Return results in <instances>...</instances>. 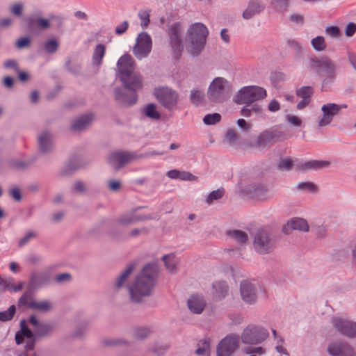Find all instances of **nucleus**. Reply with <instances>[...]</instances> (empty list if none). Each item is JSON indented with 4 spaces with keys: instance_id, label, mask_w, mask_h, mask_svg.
I'll list each match as a JSON object with an SVG mask.
<instances>
[{
    "instance_id": "obj_1",
    "label": "nucleus",
    "mask_w": 356,
    "mask_h": 356,
    "mask_svg": "<svg viewBox=\"0 0 356 356\" xmlns=\"http://www.w3.org/2000/svg\"><path fill=\"white\" fill-rule=\"evenodd\" d=\"M157 275V266L149 264L145 266L141 274L130 286L131 298L135 302L140 301L142 298L150 294Z\"/></svg>"
},
{
    "instance_id": "obj_2",
    "label": "nucleus",
    "mask_w": 356,
    "mask_h": 356,
    "mask_svg": "<svg viewBox=\"0 0 356 356\" xmlns=\"http://www.w3.org/2000/svg\"><path fill=\"white\" fill-rule=\"evenodd\" d=\"M134 64L133 58L128 54L120 57L118 62L121 80L127 88L132 90H136L142 87L140 77L134 73Z\"/></svg>"
},
{
    "instance_id": "obj_3",
    "label": "nucleus",
    "mask_w": 356,
    "mask_h": 356,
    "mask_svg": "<svg viewBox=\"0 0 356 356\" xmlns=\"http://www.w3.org/2000/svg\"><path fill=\"white\" fill-rule=\"evenodd\" d=\"M209 31L201 23L193 24L188 31L186 48L193 55L200 54L203 49Z\"/></svg>"
},
{
    "instance_id": "obj_4",
    "label": "nucleus",
    "mask_w": 356,
    "mask_h": 356,
    "mask_svg": "<svg viewBox=\"0 0 356 356\" xmlns=\"http://www.w3.org/2000/svg\"><path fill=\"white\" fill-rule=\"evenodd\" d=\"M267 96L266 90L257 86L243 87L236 94L234 101L238 104H250L261 100Z\"/></svg>"
},
{
    "instance_id": "obj_5",
    "label": "nucleus",
    "mask_w": 356,
    "mask_h": 356,
    "mask_svg": "<svg viewBox=\"0 0 356 356\" xmlns=\"http://www.w3.org/2000/svg\"><path fill=\"white\" fill-rule=\"evenodd\" d=\"M154 96L156 100L165 108L172 111L175 110L178 104V93L169 87L159 86L154 90Z\"/></svg>"
},
{
    "instance_id": "obj_6",
    "label": "nucleus",
    "mask_w": 356,
    "mask_h": 356,
    "mask_svg": "<svg viewBox=\"0 0 356 356\" xmlns=\"http://www.w3.org/2000/svg\"><path fill=\"white\" fill-rule=\"evenodd\" d=\"M230 90V84L229 82L222 78H216L211 83L208 95L209 99L213 102H222L226 97V93Z\"/></svg>"
},
{
    "instance_id": "obj_7",
    "label": "nucleus",
    "mask_w": 356,
    "mask_h": 356,
    "mask_svg": "<svg viewBox=\"0 0 356 356\" xmlns=\"http://www.w3.org/2000/svg\"><path fill=\"white\" fill-rule=\"evenodd\" d=\"M311 66L323 76L332 79L335 76L336 67L333 62L327 57L312 60Z\"/></svg>"
},
{
    "instance_id": "obj_8",
    "label": "nucleus",
    "mask_w": 356,
    "mask_h": 356,
    "mask_svg": "<svg viewBox=\"0 0 356 356\" xmlns=\"http://www.w3.org/2000/svg\"><path fill=\"white\" fill-rule=\"evenodd\" d=\"M347 108L346 104L339 105L334 103L324 104L321 108L323 116L318 120V127H323L330 124L333 120V118L339 114L342 108Z\"/></svg>"
},
{
    "instance_id": "obj_9",
    "label": "nucleus",
    "mask_w": 356,
    "mask_h": 356,
    "mask_svg": "<svg viewBox=\"0 0 356 356\" xmlns=\"http://www.w3.org/2000/svg\"><path fill=\"white\" fill-rule=\"evenodd\" d=\"M152 40L146 33H141L138 35L136 44L134 47V54L138 58L145 57L151 51Z\"/></svg>"
},
{
    "instance_id": "obj_10",
    "label": "nucleus",
    "mask_w": 356,
    "mask_h": 356,
    "mask_svg": "<svg viewBox=\"0 0 356 356\" xmlns=\"http://www.w3.org/2000/svg\"><path fill=\"white\" fill-rule=\"evenodd\" d=\"M268 337V332L264 329L255 326H249L242 334V341L246 343H257Z\"/></svg>"
},
{
    "instance_id": "obj_11",
    "label": "nucleus",
    "mask_w": 356,
    "mask_h": 356,
    "mask_svg": "<svg viewBox=\"0 0 356 356\" xmlns=\"http://www.w3.org/2000/svg\"><path fill=\"white\" fill-rule=\"evenodd\" d=\"M238 340L234 336H227L219 343L217 348L218 356H230L238 348Z\"/></svg>"
},
{
    "instance_id": "obj_12",
    "label": "nucleus",
    "mask_w": 356,
    "mask_h": 356,
    "mask_svg": "<svg viewBox=\"0 0 356 356\" xmlns=\"http://www.w3.org/2000/svg\"><path fill=\"white\" fill-rule=\"evenodd\" d=\"M26 339V348L27 350H33L34 346L33 335L31 331L27 328L26 323L22 321L21 323V331L17 332L15 337V340L17 344H20L23 342L24 339Z\"/></svg>"
},
{
    "instance_id": "obj_13",
    "label": "nucleus",
    "mask_w": 356,
    "mask_h": 356,
    "mask_svg": "<svg viewBox=\"0 0 356 356\" xmlns=\"http://www.w3.org/2000/svg\"><path fill=\"white\" fill-rule=\"evenodd\" d=\"M334 324L342 334L350 337L356 336V323L343 321L341 318H336L334 320Z\"/></svg>"
},
{
    "instance_id": "obj_14",
    "label": "nucleus",
    "mask_w": 356,
    "mask_h": 356,
    "mask_svg": "<svg viewBox=\"0 0 356 356\" xmlns=\"http://www.w3.org/2000/svg\"><path fill=\"white\" fill-rule=\"evenodd\" d=\"M254 247L261 253L268 252L271 249L270 241L264 231H260L255 236Z\"/></svg>"
},
{
    "instance_id": "obj_15",
    "label": "nucleus",
    "mask_w": 356,
    "mask_h": 356,
    "mask_svg": "<svg viewBox=\"0 0 356 356\" xmlns=\"http://www.w3.org/2000/svg\"><path fill=\"white\" fill-rule=\"evenodd\" d=\"M132 158V155L129 153L115 152L111 155L109 162L114 168L119 169L122 165L129 162Z\"/></svg>"
},
{
    "instance_id": "obj_16",
    "label": "nucleus",
    "mask_w": 356,
    "mask_h": 356,
    "mask_svg": "<svg viewBox=\"0 0 356 356\" xmlns=\"http://www.w3.org/2000/svg\"><path fill=\"white\" fill-rule=\"evenodd\" d=\"M181 26L179 24H174L169 31V36L172 49L176 53L182 49L181 41L179 38Z\"/></svg>"
},
{
    "instance_id": "obj_17",
    "label": "nucleus",
    "mask_w": 356,
    "mask_h": 356,
    "mask_svg": "<svg viewBox=\"0 0 356 356\" xmlns=\"http://www.w3.org/2000/svg\"><path fill=\"white\" fill-rule=\"evenodd\" d=\"M330 165V162L326 161H309L305 163H298L296 164V168L298 170L305 171L307 170H318L327 168Z\"/></svg>"
},
{
    "instance_id": "obj_18",
    "label": "nucleus",
    "mask_w": 356,
    "mask_h": 356,
    "mask_svg": "<svg viewBox=\"0 0 356 356\" xmlns=\"http://www.w3.org/2000/svg\"><path fill=\"white\" fill-rule=\"evenodd\" d=\"M309 226L307 222L302 218H293L289 221L283 227V231L289 234L291 230L298 229L301 231H307Z\"/></svg>"
},
{
    "instance_id": "obj_19",
    "label": "nucleus",
    "mask_w": 356,
    "mask_h": 356,
    "mask_svg": "<svg viewBox=\"0 0 356 356\" xmlns=\"http://www.w3.org/2000/svg\"><path fill=\"white\" fill-rule=\"evenodd\" d=\"M275 137L276 135L273 131H264L259 135L255 146L257 147H265L270 145L275 142Z\"/></svg>"
},
{
    "instance_id": "obj_20",
    "label": "nucleus",
    "mask_w": 356,
    "mask_h": 356,
    "mask_svg": "<svg viewBox=\"0 0 356 356\" xmlns=\"http://www.w3.org/2000/svg\"><path fill=\"white\" fill-rule=\"evenodd\" d=\"M312 93L313 89L309 86L302 87L297 91V95L302 98V100L297 105L298 109H302L309 104Z\"/></svg>"
},
{
    "instance_id": "obj_21",
    "label": "nucleus",
    "mask_w": 356,
    "mask_h": 356,
    "mask_svg": "<svg viewBox=\"0 0 356 356\" xmlns=\"http://www.w3.org/2000/svg\"><path fill=\"white\" fill-rule=\"evenodd\" d=\"M329 353L334 356H353V350L344 344H334L329 347Z\"/></svg>"
},
{
    "instance_id": "obj_22",
    "label": "nucleus",
    "mask_w": 356,
    "mask_h": 356,
    "mask_svg": "<svg viewBox=\"0 0 356 356\" xmlns=\"http://www.w3.org/2000/svg\"><path fill=\"white\" fill-rule=\"evenodd\" d=\"M241 296L244 301L252 302L255 300L254 290L252 284L248 282H243L241 284Z\"/></svg>"
},
{
    "instance_id": "obj_23",
    "label": "nucleus",
    "mask_w": 356,
    "mask_h": 356,
    "mask_svg": "<svg viewBox=\"0 0 356 356\" xmlns=\"http://www.w3.org/2000/svg\"><path fill=\"white\" fill-rule=\"evenodd\" d=\"M188 305L191 312L200 314L202 312L205 303L199 296H192L188 300Z\"/></svg>"
},
{
    "instance_id": "obj_24",
    "label": "nucleus",
    "mask_w": 356,
    "mask_h": 356,
    "mask_svg": "<svg viewBox=\"0 0 356 356\" xmlns=\"http://www.w3.org/2000/svg\"><path fill=\"white\" fill-rule=\"evenodd\" d=\"M49 26V21L43 18L31 19L29 22V29H44Z\"/></svg>"
},
{
    "instance_id": "obj_25",
    "label": "nucleus",
    "mask_w": 356,
    "mask_h": 356,
    "mask_svg": "<svg viewBox=\"0 0 356 356\" xmlns=\"http://www.w3.org/2000/svg\"><path fill=\"white\" fill-rule=\"evenodd\" d=\"M92 120V115H84L78 119L72 125V129L76 131L84 129Z\"/></svg>"
},
{
    "instance_id": "obj_26",
    "label": "nucleus",
    "mask_w": 356,
    "mask_h": 356,
    "mask_svg": "<svg viewBox=\"0 0 356 356\" xmlns=\"http://www.w3.org/2000/svg\"><path fill=\"white\" fill-rule=\"evenodd\" d=\"M261 10V6L259 3L253 2L252 3L248 8L244 11L243 14V17L245 19L251 18L255 13H259Z\"/></svg>"
},
{
    "instance_id": "obj_27",
    "label": "nucleus",
    "mask_w": 356,
    "mask_h": 356,
    "mask_svg": "<svg viewBox=\"0 0 356 356\" xmlns=\"http://www.w3.org/2000/svg\"><path fill=\"white\" fill-rule=\"evenodd\" d=\"M261 10V6L259 3L253 2L252 3L248 8L244 11L243 14V17L245 19L251 18L255 13H259Z\"/></svg>"
},
{
    "instance_id": "obj_28",
    "label": "nucleus",
    "mask_w": 356,
    "mask_h": 356,
    "mask_svg": "<svg viewBox=\"0 0 356 356\" xmlns=\"http://www.w3.org/2000/svg\"><path fill=\"white\" fill-rule=\"evenodd\" d=\"M105 46L103 44H98L95 49V52L93 54V60L94 62L99 65L101 63L102 59L103 58L105 54Z\"/></svg>"
},
{
    "instance_id": "obj_29",
    "label": "nucleus",
    "mask_w": 356,
    "mask_h": 356,
    "mask_svg": "<svg viewBox=\"0 0 356 356\" xmlns=\"http://www.w3.org/2000/svg\"><path fill=\"white\" fill-rule=\"evenodd\" d=\"M145 113L147 116L154 120L160 118V113L156 110V105L149 104L145 108Z\"/></svg>"
},
{
    "instance_id": "obj_30",
    "label": "nucleus",
    "mask_w": 356,
    "mask_h": 356,
    "mask_svg": "<svg viewBox=\"0 0 356 356\" xmlns=\"http://www.w3.org/2000/svg\"><path fill=\"white\" fill-rule=\"evenodd\" d=\"M163 261L165 267L170 271H173L177 265V259L173 254H169L163 257Z\"/></svg>"
},
{
    "instance_id": "obj_31",
    "label": "nucleus",
    "mask_w": 356,
    "mask_h": 356,
    "mask_svg": "<svg viewBox=\"0 0 356 356\" xmlns=\"http://www.w3.org/2000/svg\"><path fill=\"white\" fill-rule=\"evenodd\" d=\"M313 47L317 51H323L326 48L325 39L322 36H318L312 40Z\"/></svg>"
},
{
    "instance_id": "obj_32",
    "label": "nucleus",
    "mask_w": 356,
    "mask_h": 356,
    "mask_svg": "<svg viewBox=\"0 0 356 356\" xmlns=\"http://www.w3.org/2000/svg\"><path fill=\"white\" fill-rule=\"evenodd\" d=\"M224 193L225 191L223 188H220L211 192L207 199V202L208 204H211L214 200L220 199L224 195Z\"/></svg>"
},
{
    "instance_id": "obj_33",
    "label": "nucleus",
    "mask_w": 356,
    "mask_h": 356,
    "mask_svg": "<svg viewBox=\"0 0 356 356\" xmlns=\"http://www.w3.org/2000/svg\"><path fill=\"white\" fill-rule=\"evenodd\" d=\"M15 312V306H10L7 311L0 312V321H6L13 318Z\"/></svg>"
},
{
    "instance_id": "obj_34",
    "label": "nucleus",
    "mask_w": 356,
    "mask_h": 356,
    "mask_svg": "<svg viewBox=\"0 0 356 356\" xmlns=\"http://www.w3.org/2000/svg\"><path fill=\"white\" fill-rule=\"evenodd\" d=\"M229 234L234 238L237 240L239 243H245L248 239L247 234L241 231L234 230L232 232H229Z\"/></svg>"
},
{
    "instance_id": "obj_35",
    "label": "nucleus",
    "mask_w": 356,
    "mask_h": 356,
    "mask_svg": "<svg viewBox=\"0 0 356 356\" xmlns=\"http://www.w3.org/2000/svg\"><path fill=\"white\" fill-rule=\"evenodd\" d=\"M221 116L218 113L208 114L204 118V122L207 124H214L218 122Z\"/></svg>"
},
{
    "instance_id": "obj_36",
    "label": "nucleus",
    "mask_w": 356,
    "mask_h": 356,
    "mask_svg": "<svg viewBox=\"0 0 356 356\" xmlns=\"http://www.w3.org/2000/svg\"><path fill=\"white\" fill-rule=\"evenodd\" d=\"M49 142L50 136L48 134L44 133L39 136L40 146L43 152H46L47 150V145L49 143Z\"/></svg>"
},
{
    "instance_id": "obj_37",
    "label": "nucleus",
    "mask_w": 356,
    "mask_h": 356,
    "mask_svg": "<svg viewBox=\"0 0 356 356\" xmlns=\"http://www.w3.org/2000/svg\"><path fill=\"white\" fill-rule=\"evenodd\" d=\"M196 353L199 355L208 356L209 354V343L205 340L202 342V347H199L196 350Z\"/></svg>"
},
{
    "instance_id": "obj_38",
    "label": "nucleus",
    "mask_w": 356,
    "mask_h": 356,
    "mask_svg": "<svg viewBox=\"0 0 356 356\" xmlns=\"http://www.w3.org/2000/svg\"><path fill=\"white\" fill-rule=\"evenodd\" d=\"M325 33L332 38H339L341 31L337 26H329L325 29Z\"/></svg>"
},
{
    "instance_id": "obj_39",
    "label": "nucleus",
    "mask_w": 356,
    "mask_h": 356,
    "mask_svg": "<svg viewBox=\"0 0 356 356\" xmlns=\"http://www.w3.org/2000/svg\"><path fill=\"white\" fill-rule=\"evenodd\" d=\"M293 165V161H292L290 158H285L280 161L279 168L282 170H290L291 169Z\"/></svg>"
},
{
    "instance_id": "obj_40",
    "label": "nucleus",
    "mask_w": 356,
    "mask_h": 356,
    "mask_svg": "<svg viewBox=\"0 0 356 356\" xmlns=\"http://www.w3.org/2000/svg\"><path fill=\"white\" fill-rule=\"evenodd\" d=\"M34 307L42 311H48L51 308V304L48 301H40L34 303Z\"/></svg>"
},
{
    "instance_id": "obj_41",
    "label": "nucleus",
    "mask_w": 356,
    "mask_h": 356,
    "mask_svg": "<svg viewBox=\"0 0 356 356\" xmlns=\"http://www.w3.org/2000/svg\"><path fill=\"white\" fill-rule=\"evenodd\" d=\"M140 19H141V26L146 28L149 22V13L148 11H142L139 13Z\"/></svg>"
},
{
    "instance_id": "obj_42",
    "label": "nucleus",
    "mask_w": 356,
    "mask_h": 356,
    "mask_svg": "<svg viewBox=\"0 0 356 356\" xmlns=\"http://www.w3.org/2000/svg\"><path fill=\"white\" fill-rule=\"evenodd\" d=\"M203 98V92L200 90H193L191 94V101L195 104H198Z\"/></svg>"
},
{
    "instance_id": "obj_43",
    "label": "nucleus",
    "mask_w": 356,
    "mask_h": 356,
    "mask_svg": "<svg viewBox=\"0 0 356 356\" xmlns=\"http://www.w3.org/2000/svg\"><path fill=\"white\" fill-rule=\"evenodd\" d=\"M58 42L55 40H51L46 42L44 49L47 51L51 53L56 50Z\"/></svg>"
},
{
    "instance_id": "obj_44",
    "label": "nucleus",
    "mask_w": 356,
    "mask_h": 356,
    "mask_svg": "<svg viewBox=\"0 0 356 356\" xmlns=\"http://www.w3.org/2000/svg\"><path fill=\"white\" fill-rule=\"evenodd\" d=\"M213 288L216 289L219 296H224L227 291V286L224 282H218L213 285Z\"/></svg>"
},
{
    "instance_id": "obj_45",
    "label": "nucleus",
    "mask_w": 356,
    "mask_h": 356,
    "mask_svg": "<svg viewBox=\"0 0 356 356\" xmlns=\"http://www.w3.org/2000/svg\"><path fill=\"white\" fill-rule=\"evenodd\" d=\"M133 270L132 266H129L124 272L122 273L121 277H120L118 282V287H120L122 283L125 281V280L127 278V277L130 275Z\"/></svg>"
},
{
    "instance_id": "obj_46",
    "label": "nucleus",
    "mask_w": 356,
    "mask_h": 356,
    "mask_svg": "<svg viewBox=\"0 0 356 356\" xmlns=\"http://www.w3.org/2000/svg\"><path fill=\"white\" fill-rule=\"evenodd\" d=\"M286 119L289 122L294 126L300 127L302 124V120L298 116L289 115L286 116Z\"/></svg>"
},
{
    "instance_id": "obj_47",
    "label": "nucleus",
    "mask_w": 356,
    "mask_h": 356,
    "mask_svg": "<svg viewBox=\"0 0 356 356\" xmlns=\"http://www.w3.org/2000/svg\"><path fill=\"white\" fill-rule=\"evenodd\" d=\"M237 124L245 131H249L252 129L251 124L246 122L244 119L238 120Z\"/></svg>"
},
{
    "instance_id": "obj_48",
    "label": "nucleus",
    "mask_w": 356,
    "mask_h": 356,
    "mask_svg": "<svg viewBox=\"0 0 356 356\" xmlns=\"http://www.w3.org/2000/svg\"><path fill=\"white\" fill-rule=\"evenodd\" d=\"M298 188L300 189L308 190L310 191H316V186L313 183H311V182L302 183V184H299Z\"/></svg>"
},
{
    "instance_id": "obj_49",
    "label": "nucleus",
    "mask_w": 356,
    "mask_h": 356,
    "mask_svg": "<svg viewBox=\"0 0 356 356\" xmlns=\"http://www.w3.org/2000/svg\"><path fill=\"white\" fill-rule=\"evenodd\" d=\"M356 32V24L354 23H350L347 25L346 29V35L348 37H351Z\"/></svg>"
},
{
    "instance_id": "obj_50",
    "label": "nucleus",
    "mask_w": 356,
    "mask_h": 356,
    "mask_svg": "<svg viewBox=\"0 0 356 356\" xmlns=\"http://www.w3.org/2000/svg\"><path fill=\"white\" fill-rule=\"evenodd\" d=\"M129 24L127 22H124L116 27L115 32L117 34H122L124 33L128 29Z\"/></svg>"
},
{
    "instance_id": "obj_51",
    "label": "nucleus",
    "mask_w": 356,
    "mask_h": 356,
    "mask_svg": "<svg viewBox=\"0 0 356 356\" xmlns=\"http://www.w3.org/2000/svg\"><path fill=\"white\" fill-rule=\"evenodd\" d=\"M268 110L271 112H275L280 110V104L276 100H272L268 104Z\"/></svg>"
},
{
    "instance_id": "obj_52",
    "label": "nucleus",
    "mask_w": 356,
    "mask_h": 356,
    "mask_svg": "<svg viewBox=\"0 0 356 356\" xmlns=\"http://www.w3.org/2000/svg\"><path fill=\"white\" fill-rule=\"evenodd\" d=\"M179 179L182 180H193L195 177L189 172L179 171Z\"/></svg>"
},
{
    "instance_id": "obj_53",
    "label": "nucleus",
    "mask_w": 356,
    "mask_h": 356,
    "mask_svg": "<svg viewBox=\"0 0 356 356\" xmlns=\"http://www.w3.org/2000/svg\"><path fill=\"white\" fill-rule=\"evenodd\" d=\"M245 352H246L247 354L257 353V354H259V355H262V354L264 353V350L261 347L250 348H248L245 350Z\"/></svg>"
},
{
    "instance_id": "obj_54",
    "label": "nucleus",
    "mask_w": 356,
    "mask_h": 356,
    "mask_svg": "<svg viewBox=\"0 0 356 356\" xmlns=\"http://www.w3.org/2000/svg\"><path fill=\"white\" fill-rule=\"evenodd\" d=\"M35 236V234L33 232L28 233L23 238H22L19 241V245L22 246L26 244L30 238H32Z\"/></svg>"
},
{
    "instance_id": "obj_55",
    "label": "nucleus",
    "mask_w": 356,
    "mask_h": 356,
    "mask_svg": "<svg viewBox=\"0 0 356 356\" xmlns=\"http://www.w3.org/2000/svg\"><path fill=\"white\" fill-rule=\"evenodd\" d=\"M30 42V40L28 38H22L17 40V46L19 48H23L26 47Z\"/></svg>"
},
{
    "instance_id": "obj_56",
    "label": "nucleus",
    "mask_w": 356,
    "mask_h": 356,
    "mask_svg": "<svg viewBox=\"0 0 356 356\" xmlns=\"http://www.w3.org/2000/svg\"><path fill=\"white\" fill-rule=\"evenodd\" d=\"M11 11L16 15H19L22 11V6L21 4H15L12 6Z\"/></svg>"
},
{
    "instance_id": "obj_57",
    "label": "nucleus",
    "mask_w": 356,
    "mask_h": 356,
    "mask_svg": "<svg viewBox=\"0 0 356 356\" xmlns=\"http://www.w3.org/2000/svg\"><path fill=\"white\" fill-rule=\"evenodd\" d=\"M252 114H259L261 113V107L258 104H252L250 106Z\"/></svg>"
},
{
    "instance_id": "obj_58",
    "label": "nucleus",
    "mask_w": 356,
    "mask_h": 356,
    "mask_svg": "<svg viewBox=\"0 0 356 356\" xmlns=\"http://www.w3.org/2000/svg\"><path fill=\"white\" fill-rule=\"evenodd\" d=\"M70 279V275L67 273H63L56 277V280L58 282H62Z\"/></svg>"
},
{
    "instance_id": "obj_59",
    "label": "nucleus",
    "mask_w": 356,
    "mask_h": 356,
    "mask_svg": "<svg viewBox=\"0 0 356 356\" xmlns=\"http://www.w3.org/2000/svg\"><path fill=\"white\" fill-rule=\"evenodd\" d=\"M241 115L246 118H248L252 115L250 106L243 107L241 111Z\"/></svg>"
},
{
    "instance_id": "obj_60",
    "label": "nucleus",
    "mask_w": 356,
    "mask_h": 356,
    "mask_svg": "<svg viewBox=\"0 0 356 356\" xmlns=\"http://www.w3.org/2000/svg\"><path fill=\"white\" fill-rule=\"evenodd\" d=\"M10 194L12 197L16 200H19L21 199L20 191L17 188H13L11 190Z\"/></svg>"
},
{
    "instance_id": "obj_61",
    "label": "nucleus",
    "mask_w": 356,
    "mask_h": 356,
    "mask_svg": "<svg viewBox=\"0 0 356 356\" xmlns=\"http://www.w3.org/2000/svg\"><path fill=\"white\" fill-rule=\"evenodd\" d=\"M168 176L172 179H179V171L177 170H172L168 172Z\"/></svg>"
},
{
    "instance_id": "obj_62",
    "label": "nucleus",
    "mask_w": 356,
    "mask_h": 356,
    "mask_svg": "<svg viewBox=\"0 0 356 356\" xmlns=\"http://www.w3.org/2000/svg\"><path fill=\"white\" fill-rule=\"evenodd\" d=\"M109 186L111 190L116 191L120 188V183L118 181H111L109 182Z\"/></svg>"
},
{
    "instance_id": "obj_63",
    "label": "nucleus",
    "mask_w": 356,
    "mask_h": 356,
    "mask_svg": "<svg viewBox=\"0 0 356 356\" xmlns=\"http://www.w3.org/2000/svg\"><path fill=\"white\" fill-rule=\"evenodd\" d=\"M3 82H4V85L6 86V87H11L13 86V80L12 78L9 77V76H6L4 78V80H3Z\"/></svg>"
},
{
    "instance_id": "obj_64",
    "label": "nucleus",
    "mask_w": 356,
    "mask_h": 356,
    "mask_svg": "<svg viewBox=\"0 0 356 356\" xmlns=\"http://www.w3.org/2000/svg\"><path fill=\"white\" fill-rule=\"evenodd\" d=\"M349 60L353 65V67L356 70V55L351 54L349 56Z\"/></svg>"
}]
</instances>
